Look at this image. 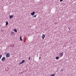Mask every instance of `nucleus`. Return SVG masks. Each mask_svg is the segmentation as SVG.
<instances>
[{
  "instance_id": "1",
  "label": "nucleus",
  "mask_w": 76,
  "mask_h": 76,
  "mask_svg": "<svg viewBox=\"0 0 76 76\" xmlns=\"http://www.w3.org/2000/svg\"><path fill=\"white\" fill-rule=\"evenodd\" d=\"M9 56H10V53H8L6 54V57H9Z\"/></svg>"
},
{
  "instance_id": "2",
  "label": "nucleus",
  "mask_w": 76,
  "mask_h": 76,
  "mask_svg": "<svg viewBox=\"0 0 76 76\" xmlns=\"http://www.w3.org/2000/svg\"><path fill=\"white\" fill-rule=\"evenodd\" d=\"M35 12L34 11L32 13H31V15H32V16H34V15H35Z\"/></svg>"
},
{
  "instance_id": "3",
  "label": "nucleus",
  "mask_w": 76,
  "mask_h": 76,
  "mask_svg": "<svg viewBox=\"0 0 76 76\" xmlns=\"http://www.w3.org/2000/svg\"><path fill=\"white\" fill-rule=\"evenodd\" d=\"M24 62H25V60H23L22 61V62L19 64H23V63H24Z\"/></svg>"
},
{
  "instance_id": "4",
  "label": "nucleus",
  "mask_w": 76,
  "mask_h": 76,
  "mask_svg": "<svg viewBox=\"0 0 76 76\" xmlns=\"http://www.w3.org/2000/svg\"><path fill=\"white\" fill-rule=\"evenodd\" d=\"M5 58L4 57H3L1 59V60L2 61H4V60H5Z\"/></svg>"
},
{
  "instance_id": "5",
  "label": "nucleus",
  "mask_w": 76,
  "mask_h": 76,
  "mask_svg": "<svg viewBox=\"0 0 76 76\" xmlns=\"http://www.w3.org/2000/svg\"><path fill=\"white\" fill-rule=\"evenodd\" d=\"M45 36L44 34H43L42 37V39H44V38H45Z\"/></svg>"
},
{
  "instance_id": "6",
  "label": "nucleus",
  "mask_w": 76,
  "mask_h": 76,
  "mask_svg": "<svg viewBox=\"0 0 76 76\" xmlns=\"http://www.w3.org/2000/svg\"><path fill=\"white\" fill-rule=\"evenodd\" d=\"M11 35H15V33L13 31H12L11 33Z\"/></svg>"
},
{
  "instance_id": "7",
  "label": "nucleus",
  "mask_w": 76,
  "mask_h": 76,
  "mask_svg": "<svg viewBox=\"0 0 76 76\" xmlns=\"http://www.w3.org/2000/svg\"><path fill=\"white\" fill-rule=\"evenodd\" d=\"M13 17V15H10V19H12Z\"/></svg>"
},
{
  "instance_id": "8",
  "label": "nucleus",
  "mask_w": 76,
  "mask_h": 76,
  "mask_svg": "<svg viewBox=\"0 0 76 76\" xmlns=\"http://www.w3.org/2000/svg\"><path fill=\"white\" fill-rule=\"evenodd\" d=\"M55 75H56V74H52L50 75V76H55Z\"/></svg>"
},
{
  "instance_id": "9",
  "label": "nucleus",
  "mask_w": 76,
  "mask_h": 76,
  "mask_svg": "<svg viewBox=\"0 0 76 76\" xmlns=\"http://www.w3.org/2000/svg\"><path fill=\"white\" fill-rule=\"evenodd\" d=\"M6 26H7L8 24H9V23L7 22H6Z\"/></svg>"
},
{
  "instance_id": "10",
  "label": "nucleus",
  "mask_w": 76,
  "mask_h": 76,
  "mask_svg": "<svg viewBox=\"0 0 76 76\" xmlns=\"http://www.w3.org/2000/svg\"><path fill=\"white\" fill-rule=\"evenodd\" d=\"M63 56V53H61L60 54V56Z\"/></svg>"
},
{
  "instance_id": "11",
  "label": "nucleus",
  "mask_w": 76,
  "mask_h": 76,
  "mask_svg": "<svg viewBox=\"0 0 76 76\" xmlns=\"http://www.w3.org/2000/svg\"><path fill=\"white\" fill-rule=\"evenodd\" d=\"M56 59L57 60H58V59H59V57H58L57 56L56 57Z\"/></svg>"
},
{
  "instance_id": "12",
  "label": "nucleus",
  "mask_w": 76,
  "mask_h": 76,
  "mask_svg": "<svg viewBox=\"0 0 76 76\" xmlns=\"http://www.w3.org/2000/svg\"><path fill=\"white\" fill-rule=\"evenodd\" d=\"M20 41H22V37L20 36Z\"/></svg>"
},
{
  "instance_id": "13",
  "label": "nucleus",
  "mask_w": 76,
  "mask_h": 76,
  "mask_svg": "<svg viewBox=\"0 0 76 76\" xmlns=\"http://www.w3.org/2000/svg\"><path fill=\"white\" fill-rule=\"evenodd\" d=\"M14 31H15V32H17V30L16 29H14Z\"/></svg>"
},
{
  "instance_id": "14",
  "label": "nucleus",
  "mask_w": 76,
  "mask_h": 76,
  "mask_svg": "<svg viewBox=\"0 0 76 76\" xmlns=\"http://www.w3.org/2000/svg\"><path fill=\"white\" fill-rule=\"evenodd\" d=\"M37 17L36 15H34V16H33V18H36Z\"/></svg>"
},
{
  "instance_id": "15",
  "label": "nucleus",
  "mask_w": 76,
  "mask_h": 76,
  "mask_svg": "<svg viewBox=\"0 0 76 76\" xmlns=\"http://www.w3.org/2000/svg\"><path fill=\"white\" fill-rule=\"evenodd\" d=\"M2 57V55H0V60L1 59V57Z\"/></svg>"
},
{
  "instance_id": "16",
  "label": "nucleus",
  "mask_w": 76,
  "mask_h": 76,
  "mask_svg": "<svg viewBox=\"0 0 76 76\" xmlns=\"http://www.w3.org/2000/svg\"><path fill=\"white\" fill-rule=\"evenodd\" d=\"M63 1V0H60V2H61Z\"/></svg>"
},
{
  "instance_id": "17",
  "label": "nucleus",
  "mask_w": 76,
  "mask_h": 76,
  "mask_svg": "<svg viewBox=\"0 0 76 76\" xmlns=\"http://www.w3.org/2000/svg\"><path fill=\"white\" fill-rule=\"evenodd\" d=\"M30 58H31V57L30 56V57H29V59H28L29 60H30Z\"/></svg>"
},
{
  "instance_id": "18",
  "label": "nucleus",
  "mask_w": 76,
  "mask_h": 76,
  "mask_svg": "<svg viewBox=\"0 0 76 76\" xmlns=\"http://www.w3.org/2000/svg\"><path fill=\"white\" fill-rule=\"evenodd\" d=\"M76 4V2H75V3H73V4Z\"/></svg>"
},
{
  "instance_id": "19",
  "label": "nucleus",
  "mask_w": 76,
  "mask_h": 76,
  "mask_svg": "<svg viewBox=\"0 0 76 76\" xmlns=\"http://www.w3.org/2000/svg\"><path fill=\"white\" fill-rule=\"evenodd\" d=\"M40 59H41V57H39V60H40Z\"/></svg>"
},
{
  "instance_id": "20",
  "label": "nucleus",
  "mask_w": 76,
  "mask_h": 76,
  "mask_svg": "<svg viewBox=\"0 0 76 76\" xmlns=\"http://www.w3.org/2000/svg\"><path fill=\"white\" fill-rule=\"evenodd\" d=\"M68 29L69 30H70V28L69 27H68Z\"/></svg>"
},
{
  "instance_id": "21",
  "label": "nucleus",
  "mask_w": 76,
  "mask_h": 76,
  "mask_svg": "<svg viewBox=\"0 0 76 76\" xmlns=\"http://www.w3.org/2000/svg\"><path fill=\"white\" fill-rule=\"evenodd\" d=\"M61 72H62V71H63V69H61Z\"/></svg>"
},
{
  "instance_id": "22",
  "label": "nucleus",
  "mask_w": 76,
  "mask_h": 76,
  "mask_svg": "<svg viewBox=\"0 0 76 76\" xmlns=\"http://www.w3.org/2000/svg\"><path fill=\"white\" fill-rule=\"evenodd\" d=\"M37 57H38V54L37 55Z\"/></svg>"
},
{
  "instance_id": "23",
  "label": "nucleus",
  "mask_w": 76,
  "mask_h": 76,
  "mask_svg": "<svg viewBox=\"0 0 76 76\" xmlns=\"http://www.w3.org/2000/svg\"><path fill=\"white\" fill-rule=\"evenodd\" d=\"M62 53H63V52H62Z\"/></svg>"
},
{
  "instance_id": "24",
  "label": "nucleus",
  "mask_w": 76,
  "mask_h": 76,
  "mask_svg": "<svg viewBox=\"0 0 76 76\" xmlns=\"http://www.w3.org/2000/svg\"><path fill=\"white\" fill-rule=\"evenodd\" d=\"M1 31H3V30H2Z\"/></svg>"
},
{
  "instance_id": "25",
  "label": "nucleus",
  "mask_w": 76,
  "mask_h": 76,
  "mask_svg": "<svg viewBox=\"0 0 76 76\" xmlns=\"http://www.w3.org/2000/svg\"><path fill=\"white\" fill-rule=\"evenodd\" d=\"M2 1H3V0H2Z\"/></svg>"
}]
</instances>
